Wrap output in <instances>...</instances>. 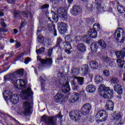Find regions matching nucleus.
I'll return each mask as SVG.
<instances>
[{
  "instance_id": "13",
  "label": "nucleus",
  "mask_w": 125,
  "mask_h": 125,
  "mask_svg": "<svg viewBox=\"0 0 125 125\" xmlns=\"http://www.w3.org/2000/svg\"><path fill=\"white\" fill-rule=\"evenodd\" d=\"M58 25L60 34L62 35L67 32V25L64 22H58Z\"/></svg>"
},
{
  "instance_id": "63",
  "label": "nucleus",
  "mask_w": 125,
  "mask_h": 125,
  "mask_svg": "<svg viewBox=\"0 0 125 125\" xmlns=\"http://www.w3.org/2000/svg\"><path fill=\"white\" fill-rule=\"evenodd\" d=\"M57 60H63V57H62V55L59 56V57L57 58Z\"/></svg>"
},
{
  "instance_id": "61",
  "label": "nucleus",
  "mask_w": 125,
  "mask_h": 125,
  "mask_svg": "<svg viewBox=\"0 0 125 125\" xmlns=\"http://www.w3.org/2000/svg\"><path fill=\"white\" fill-rule=\"evenodd\" d=\"M125 40V37L123 36L121 39V41H120V43H123V42H124Z\"/></svg>"
},
{
  "instance_id": "10",
  "label": "nucleus",
  "mask_w": 125,
  "mask_h": 125,
  "mask_svg": "<svg viewBox=\"0 0 125 125\" xmlns=\"http://www.w3.org/2000/svg\"><path fill=\"white\" fill-rule=\"evenodd\" d=\"M65 97L64 95L61 93H58L54 97V101L56 103H62L64 101Z\"/></svg>"
},
{
  "instance_id": "50",
  "label": "nucleus",
  "mask_w": 125,
  "mask_h": 125,
  "mask_svg": "<svg viewBox=\"0 0 125 125\" xmlns=\"http://www.w3.org/2000/svg\"><path fill=\"white\" fill-rule=\"evenodd\" d=\"M63 42V40H62V38H61V37L58 38V39L57 40V45H60V43L61 42Z\"/></svg>"
},
{
  "instance_id": "56",
  "label": "nucleus",
  "mask_w": 125,
  "mask_h": 125,
  "mask_svg": "<svg viewBox=\"0 0 125 125\" xmlns=\"http://www.w3.org/2000/svg\"><path fill=\"white\" fill-rule=\"evenodd\" d=\"M59 47V48H60V49H61V48H62V45L61 44V45H57V43H56V44L55 45V46H54L53 47V49H55V48H56L57 47Z\"/></svg>"
},
{
  "instance_id": "8",
  "label": "nucleus",
  "mask_w": 125,
  "mask_h": 125,
  "mask_svg": "<svg viewBox=\"0 0 125 125\" xmlns=\"http://www.w3.org/2000/svg\"><path fill=\"white\" fill-rule=\"evenodd\" d=\"M69 117L71 120L75 122H80L81 119H82L81 114L77 111H71L69 113Z\"/></svg>"
},
{
  "instance_id": "51",
  "label": "nucleus",
  "mask_w": 125,
  "mask_h": 125,
  "mask_svg": "<svg viewBox=\"0 0 125 125\" xmlns=\"http://www.w3.org/2000/svg\"><path fill=\"white\" fill-rule=\"evenodd\" d=\"M82 36H75V41H76V42H81V41H82Z\"/></svg>"
},
{
  "instance_id": "42",
  "label": "nucleus",
  "mask_w": 125,
  "mask_h": 125,
  "mask_svg": "<svg viewBox=\"0 0 125 125\" xmlns=\"http://www.w3.org/2000/svg\"><path fill=\"white\" fill-rule=\"evenodd\" d=\"M78 73H79V69L77 67H73L71 69V74L73 76H75L76 75H78Z\"/></svg>"
},
{
  "instance_id": "22",
  "label": "nucleus",
  "mask_w": 125,
  "mask_h": 125,
  "mask_svg": "<svg viewBox=\"0 0 125 125\" xmlns=\"http://www.w3.org/2000/svg\"><path fill=\"white\" fill-rule=\"evenodd\" d=\"M96 88H95V86L92 84L88 85L86 87V90L87 92H89L90 93H93Z\"/></svg>"
},
{
  "instance_id": "54",
  "label": "nucleus",
  "mask_w": 125,
  "mask_h": 125,
  "mask_svg": "<svg viewBox=\"0 0 125 125\" xmlns=\"http://www.w3.org/2000/svg\"><path fill=\"white\" fill-rule=\"evenodd\" d=\"M102 1H103V0H95V4H99L102 3Z\"/></svg>"
},
{
  "instance_id": "26",
  "label": "nucleus",
  "mask_w": 125,
  "mask_h": 125,
  "mask_svg": "<svg viewBox=\"0 0 125 125\" xmlns=\"http://www.w3.org/2000/svg\"><path fill=\"white\" fill-rule=\"evenodd\" d=\"M77 48L79 51L81 52H83L85 51V45L83 43L78 44Z\"/></svg>"
},
{
  "instance_id": "20",
  "label": "nucleus",
  "mask_w": 125,
  "mask_h": 125,
  "mask_svg": "<svg viewBox=\"0 0 125 125\" xmlns=\"http://www.w3.org/2000/svg\"><path fill=\"white\" fill-rule=\"evenodd\" d=\"M62 91L64 93H67V92L70 91V85H69V83H66L62 85Z\"/></svg>"
},
{
  "instance_id": "32",
  "label": "nucleus",
  "mask_w": 125,
  "mask_h": 125,
  "mask_svg": "<svg viewBox=\"0 0 125 125\" xmlns=\"http://www.w3.org/2000/svg\"><path fill=\"white\" fill-rule=\"evenodd\" d=\"M71 84L72 85L73 90L77 91L79 89V85L76 83V82L74 80L71 82Z\"/></svg>"
},
{
  "instance_id": "40",
  "label": "nucleus",
  "mask_w": 125,
  "mask_h": 125,
  "mask_svg": "<svg viewBox=\"0 0 125 125\" xmlns=\"http://www.w3.org/2000/svg\"><path fill=\"white\" fill-rule=\"evenodd\" d=\"M114 36L117 42H119L120 41V40H119V38L121 37V32L117 30L115 32Z\"/></svg>"
},
{
  "instance_id": "58",
  "label": "nucleus",
  "mask_w": 125,
  "mask_h": 125,
  "mask_svg": "<svg viewBox=\"0 0 125 125\" xmlns=\"http://www.w3.org/2000/svg\"><path fill=\"white\" fill-rule=\"evenodd\" d=\"M103 59L104 61H105V62H109V58L108 57H104L103 58Z\"/></svg>"
},
{
  "instance_id": "5",
  "label": "nucleus",
  "mask_w": 125,
  "mask_h": 125,
  "mask_svg": "<svg viewBox=\"0 0 125 125\" xmlns=\"http://www.w3.org/2000/svg\"><path fill=\"white\" fill-rule=\"evenodd\" d=\"M37 60H39V61L41 62L42 66L44 67H46V68H49V67H51L52 63H53V62H52V58H46L45 59H39V57H37Z\"/></svg>"
},
{
  "instance_id": "6",
  "label": "nucleus",
  "mask_w": 125,
  "mask_h": 125,
  "mask_svg": "<svg viewBox=\"0 0 125 125\" xmlns=\"http://www.w3.org/2000/svg\"><path fill=\"white\" fill-rule=\"evenodd\" d=\"M23 108L24 110L23 112L24 115H25V116H30V115H31V108H32L30 102L25 101L23 103Z\"/></svg>"
},
{
  "instance_id": "30",
  "label": "nucleus",
  "mask_w": 125,
  "mask_h": 125,
  "mask_svg": "<svg viewBox=\"0 0 125 125\" xmlns=\"http://www.w3.org/2000/svg\"><path fill=\"white\" fill-rule=\"evenodd\" d=\"M90 66L92 69H96L98 68V62L96 61H91L90 62Z\"/></svg>"
},
{
  "instance_id": "1",
  "label": "nucleus",
  "mask_w": 125,
  "mask_h": 125,
  "mask_svg": "<svg viewBox=\"0 0 125 125\" xmlns=\"http://www.w3.org/2000/svg\"><path fill=\"white\" fill-rule=\"evenodd\" d=\"M101 93L102 97L105 99H111L114 96L113 90L110 89V88L105 86V85L101 84L98 89Z\"/></svg>"
},
{
  "instance_id": "44",
  "label": "nucleus",
  "mask_w": 125,
  "mask_h": 125,
  "mask_svg": "<svg viewBox=\"0 0 125 125\" xmlns=\"http://www.w3.org/2000/svg\"><path fill=\"white\" fill-rule=\"evenodd\" d=\"M96 4L97 5V9H98V11H100V12H103V11H104V7H102V6H101V3Z\"/></svg>"
},
{
  "instance_id": "16",
  "label": "nucleus",
  "mask_w": 125,
  "mask_h": 125,
  "mask_svg": "<svg viewBox=\"0 0 125 125\" xmlns=\"http://www.w3.org/2000/svg\"><path fill=\"white\" fill-rule=\"evenodd\" d=\"M105 109L106 111H113L114 110V103L112 100H108L106 103Z\"/></svg>"
},
{
  "instance_id": "36",
  "label": "nucleus",
  "mask_w": 125,
  "mask_h": 125,
  "mask_svg": "<svg viewBox=\"0 0 125 125\" xmlns=\"http://www.w3.org/2000/svg\"><path fill=\"white\" fill-rule=\"evenodd\" d=\"M51 15H52V18L53 20L56 23L58 21V15L56 14L54 12H52Z\"/></svg>"
},
{
  "instance_id": "15",
  "label": "nucleus",
  "mask_w": 125,
  "mask_h": 125,
  "mask_svg": "<svg viewBox=\"0 0 125 125\" xmlns=\"http://www.w3.org/2000/svg\"><path fill=\"white\" fill-rule=\"evenodd\" d=\"M19 84L17 83H14L15 86H16L18 89H23V88H25V86L26 85V82L22 79H19Z\"/></svg>"
},
{
  "instance_id": "46",
  "label": "nucleus",
  "mask_w": 125,
  "mask_h": 125,
  "mask_svg": "<svg viewBox=\"0 0 125 125\" xmlns=\"http://www.w3.org/2000/svg\"><path fill=\"white\" fill-rule=\"evenodd\" d=\"M28 14H29L30 18L31 19H33V15H32V13L31 12H28V13L27 11L23 12L22 15L24 17H26V18H28Z\"/></svg>"
},
{
  "instance_id": "60",
  "label": "nucleus",
  "mask_w": 125,
  "mask_h": 125,
  "mask_svg": "<svg viewBox=\"0 0 125 125\" xmlns=\"http://www.w3.org/2000/svg\"><path fill=\"white\" fill-rule=\"evenodd\" d=\"M23 56H24V53H21V54H19L17 58H18V59L22 58V57H23Z\"/></svg>"
},
{
  "instance_id": "55",
  "label": "nucleus",
  "mask_w": 125,
  "mask_h": 125,
  "mask_svg": "<svg viewBox=\"0 0 125 125\" xmlns=\"http://www.w3.org/2000/svg\"><path fill=\"white\" fill-rule=\"evenodd\" d=\"M1 32H3V33H6V32H7V29L0 28V35L1 34Z\"/></svg>"
},
{
  "instance_id": "14",
  "label": "nucleus",
  "mask_w": 125,
  "mask_h": 125,
  "mask_svg": "<svg viewBox=\"0 0 125 125\" xmlns=\"http://www.w3.org/2000/svg\"><path fill=\"white\" fill-rule=\"evenodd\" d=\"M114 122L115 125H122L123 124H124V122H123V118H122V115H121V114L117 113L114 115Z\"/></svg>"
},
{
  "instance_id": "23",
  "label": "nucleus",
  "mask_w": 125,
  "mask_h": 125,
  "mask_svg": "<svg viewBox=\"0 0 125 125\" xmlns=\"http://www.w3.org/2000/svg\"><path fill=\"white\" fill-rule=\"evenodd\" d=\"M88 35L90 38L95 39V38L97 37V31H96L94 29H89L88 32Z\"/></svg>"
},
{
  "instance_id": "45",
  "label": "nucleus",
  "mask_w": 125,
  "mask_h": 125,
  "mask_svg": "<svg viewBox=\"0 0 125 125\" xmlns=\"http://www.w3.org/2000/svg\"><path fill=\"white\" fill-rule=\"evenodd\" d=\"M44 50H45V48L42 47L39 49L36 50V53L37 54L40 55L42 54V52H44Z\"/></svg>"
},
{
  "instance_id": "47",
  "label": "nucleus",
  "mask_w": 125,
  "mask_h": 125,
  "mask_svg": "<svg viewBox=\"0 0 125 125\" xmlns=\"http://www.w3.org/2000/svg\"><path fill=\"white\" fill-rule=\"evenodd\" d=\"M110 82L112 83H114L115 84H118V83H119V80L115 77L111 78L110 80Z\"/></svg>"
},
{
  "instance_id": "62",
  "label": "nucleus",
  "mask_w": 125,
  "mask_h": 125,
  "mask_svg": "<svg viewBox=\"0 0 125 125\" xmlns=\"http://www.w3.org/2000/svg\"><path fill=\"white\" fill-rule=\"evenodd\" d=\"M93 8V6H92V4H90V6L88 7V10L89 11H92Z\"/></svg>"
},
{
  "instance_id": "64",
  "label": "nucleus",
  "mask_w": 125,
  "mask_h": 125,
  "mask_svg": "<svg viewBox=\"0 0 125 125\" xmlns=\"http://www.w3.org/2000/svg\"><path fill=\"white\" fill-rule=\"evenodd\" d=\"M70 49H65V52L66 53H67V54H71V51H70Z\"/></svg>"
},
{
  "instance_id": "43",
  "label": "nucleus",
  "mask_w": 125,
  "mask_h": 125,
  "mask_svg": "<svg viewBox=\"0 0 125 125\" xmlns=\"http://www.w3.org/2000/svg\"><path fill=\"white\" fill-rule=\"evenodd\" d=\"M83 67L84 68H82V71H83L84 70V74L85 75H86L87 74V73H88V70H89V68H88V65L87 64H85L84 65H83Z\"/></svg>"
},
{
  "instance_id": "57",
  "label": "nucleus",
  "mask_w": 125,
  "mask_h": 125,
  "mask_svg": "<svg viewBox=\"0 0 125 125\" xmlns=\"http://www.w3.org/2000/svg\"><path fill=\"white\" fill-rule=\"evenodd\" d=\"M4 92H6V93L9 95V96H11L12 94V92L9 90H7L6 91H4Z\"/></svg>"
},
{
  "instance_id": "53",
  "label": "nucleus",
  "mask_w": 125,
  "mask_h": 125,
  "mask_svg": "<svg viewBox=\"0 0 125 125\" xmlns=\"http://www.w3.org/2000/svg\"><path fill=\"white\" fill-rule=\"evenodd\" d=\"M30 61H31V58L27 57L26 59L25 60L24 63L25 64H28V63H29V62H30Z\"/></svg>"
},
{
  "instance_id": "28",
  "label": "nucleus",
  "mask_w": 125,
  "mask_h": 125,
  "mask_svg": "<svg viewBox=\"0 0 125 125\" xmlns=\"http://www.w3.org/2000/svg\"><path fill=\"white\" fill-rule=\"evenodd\" d=\"M14 18L15 19H20L21 18V12L19 10H16L13 12Z\"/></svg>"
},
{
  "instance_id": "18",
  "label": "nucleus",
  "mask_w": 125,
  "mask_h": 125,
  "mask_svg": "<svg viewBox=\"0 0 125 125\" xmlns=\"http://www.w3.org/2000/svg\"><path fill=\"white\" fill-rule=\"evenodd\" d=\"M57 13L61 18H66L67 16V13L66 10L62 8H59L57 10Z\"/></svg>"
},
{
  "instance_id": "17",
  "label": "nucleus",
  "mask_w": 125,
  "mask_h": 125,
  "mask_svg": "<svg viewBox=\"0 0 125 125\" xmlns=\"http://www.w3.org/2000/svg\"><path fill=\"white\" fill-rule=\"evenodd\" d=\"M79 99H80V95L77 92H74L72 94V96L70 97L69 102L70 103H75V102L78 101Z\"/></svg>"
},
{
  "instance_id": "2",
  "label": "nucleus",
  "mask_w": 125,
  "mask_h": 125,
  "mask_svg": "<svg viewBox=\"0 0 125 125\" xmlns=\"http://www.w3.org/2000/svg\"><path fill=\"white\" fill-rule=\"evenodd\" d=\"M63 117V115L61 114V112H60L58 115L53 117H46L45 115H43L41 118V121L44 122L45 124L47 125H56V120L57 119L61 120Z\"/></svg>"
},
{
  "instance_id": "41",
  "label": "nucleus",
  "mask_w": 125,
  "mask_h": 125,
  "mask_svg": "<svg viewBox=\"0 0 125 125\" xmlns=\"http://www.w3.org/2000/svg\"><path fill=\"white\" fill-rule=\"evenodd\" d=\"M65 41L66 42H72V35H67L64 37Z\"/></svg>"
},
{
  "instance_id": "52",
  "label": "nucleus",
  "mask_w": 125,
  "mask_h": 125,
  "mask_svg": "<svg viewBox=\"0 0 125 125\" xmlns=\"http://www.w3.org/2000/svg\"><path fill=\"white\" fill-rule=\"evenodd\" d=\"M53 51V49H49L48 51V55L49 57H51V54H52V52Z\"/></svg>"
},
{
  "instance_id": "37",
  "label": "nucleus",
  "mask_w": 125,
  "mask_h": 125,
  "mask_svg": "<svg viewBox=\"0 0 125 125\" xmlns=\"http://www.w3.org/2000/svg\"><path fill=\"white\" fill-rule=\"evenodd\" d=\"M92 30H94V31H96L97 32V31L100 30V24L98 23H95L93 25V29Z\"/></svg>"
},
{
  "instance_id": "27",
  "label": "nucleus",
  "mask_w": 125,
  "mask_h": 125,
  "mask_svg": "<svg viewBox=\"0 0 125 125\" xmlns=\"http://www.w3.org/2000/svg\"><path fill=\"white\" fill-rule=\"evenodd\" d=\"M62 45V48H64V49H72V46L69 42H63Z\"/></svg>"
},
{
  "instance_id": "24",
  "label": "nucleus",
  "mask_w": 125,
  "mask_h": 125,
  "mask_svg": "<svg viewBox=\"0 0 125 125\" xmlns=\"http://www.w3.org/2000/svg\"><path fill=\"white\" fill-rule=\"evenodd\" d=\"M47 28L49 32H54V35L55 37H56V36H57V33L56 32V30H55V25L52 24H48Z\"/></svg>"
},
{
  "instance_id": "34",
  "label": "nucleus",
  "mask_w": 125,
  "mask_h": 125,
  "mask_svg": "<svg viewBox=\"0 0 125 125\" xmlns=\"http://www.w3.org/2000/svg\"><path fill=\"white\" fill-rule=\"evenodd\" d=\"M117 10L120 13H125V8L123 5H119L117 6Z\"/></svg>"
},
{
  "instance_id": "4",
  "label": "nucleus",
  "mask_w": 125,
  "mask_h": 125,
  "mask_svg": "<svg viewBox=\"0 0 125 125\" xmlns=\"http://www.w3.org/2000/svg\"><path fill=\"white\" fill-rule=\"evenodd\" d=\"M108 117V112L104 110H100L96 114V119L98 122H105Z\"/></svg>"
},
{
  "instance_id": "31",
  "label": "nucleus",
  "mask_w": 125,
  "mask_h": 125,
  "mask_svg": "<svg viewBox=\"0 0 125 125\" xmlns=\"http://www.w3.org/2000/svg\"><path fill=\"white\" fill-rule=\"evenodd\" d=\"M103 81V78L101 76L96 75L95 77V82L96 83H101Z\"/></svg>"
},
{
  "instance_id": "12",
  "label": "nucleus",
  "mask_w": 125,
  "mask_h": 125,
  "mask_svg": "<svg viewBox=\"0 0 125 125\" xmlns=\"http://www.w3.org/2000/svg\"><path fill=\"white\" fill-rule=\"evenodd\" d=\"M82 11V9L79 6L74 5L72 7V9L70 12L73 16H78Z\"/></svg>"
},
{
  "instance_id": "48",
  "label": "nucleus",
  "mask_w": 125,
  "mask_h": 125,
  "mask_svg": "<svg viewBox=\"0 0 125 125\" xmlns=\"http://www.w3.org/2000/svg\"><path fill=\"white\" fill-rule=\"evenodd\" d=\"M103 75L105 77H109L110 76V71L107 69H105L103 71Z\"/></svg>"
},
{
  "instance_id": "38",
  "label": "nucleus",
  "mask_w": 125,
  "mask_h": 125,
  "mask_svg": "<svg viewBox=\"0 0 125 125\" xmlns=\"http://www.w3.org/2000/svg\"><path fill=\"white\" fill-rule=\"evenodd\" d=\"M83 42H86V43H90V42H91L90 41V38H89V36L87 35H84L83 37Z\"/></svg>"
},
{
  "instance_id": "7",
  "label": "nucleus",
  "mask_w": 125,
  "mask_h": 125,
  "mask_svg": "<svg viewBox=\"0 0 125 125\" xmlns=\"http://www.w3.org/2000/svg\"><path fill=\"white\" fill-rule=\"evenodd\" d=\"M91 104L89 103H87L85 104L82 108L81 112L82 115L84 116H86L89 114V112L91 110Z\"/></svg>"
},
{
  "instance_id": "49",
  "label": "nucleus",
  "mask_w": 125,
  "mask_h": 125,
  "mask_svg": "<svg viewBox=\"0 0 125 125\" xmlns=\"http://www.w3.org/2000/svg\"><path fill=\"white\" fill-rule=\"evenodd\" d=\"M49 7V5L48 4H45L43 5L41 7V9L42 10H44V9H48Z\"/></svg>"
},
{
  "instance_id": "19",
  "label": "nucleus",
  "mask_w": 125,
  "mask_h": 125,
  "mask_svg": "<svg viewBox=\"0 0 125 125\" xmlns=\"http://www.w3.org/2000/svg\"><path fill=\"white\" fill-rule=\"evenodd\" d=\"M114 90L115 92H117L118 94L121 95L123 93V88L120 84H116L114 86Z\"/></svg>"
},
{
  "instance_id": "25",
  "label": "nucleus",
  "mask_w": 125,
  "mask_h": 125,
  "mask_svg": "<svg viewBox=\"0 0 125 125\" xmlns=\"http://www.w3.org/2000/svg\"><path fill=\"white\" fill-rule=\"evenodd\" d=\"M74 79L77 80L78 84L79 85H83V84L84 83V78L75 76L74 77Z\"/></svg>"
},
{
  "instance_id": "35",
  "label": "nucleus",
  "mask_w": 125,
  "mask_h": 125,
  "mask_svg": "<svg viewBox=\"0 0 125 125\" xmlns=\"http://www.w3.org/2000/svg\"><path fill=\"white\" fill-rule=\"evenodd\" d=\"M14 73H17L16 76H20V77H22V76H24V69H20L17 71L15 72Z\"/></svg>"
},
{
  "instance_id": "9",
  "label": "nucleus",
  "mask_w": 125,
  "mask_h": 125,
  "mask_svg": "<svg viewBox=\"0 0 125 125\" xmlns=\"http://www.w3.org/2000/svg\"><path fill=\"white\" fill-rule=\"evenodd\" d=\"M21 95L22 99L26 100V99H28L29 96H32L33 95V91H32V89L30 87H28L27 90L21 91Z\"/></svg>"
},
{
  "instance_id": "21",
  "label": "nucleus",
  "mask_w": 125,
  "mask_h": 125,
  "mask_svg": "<svg viewBox=\"0 0 125 125\" xmlns=\"http://www.w3.org/2000/svg\"><path fill=\"white\" fill-rule=\"evenodd\" d=\"M10 101L13 103V104H17V103H18V101H19L18 96L16 94L12 95L10 97Z\"/></svg>"
},
{
  "instance_id": "33",
  "label": "nucleus",
  "mask_w": 125,
  "mask_h": 125,
  "mask_svg": "<svg viewBox=\"0 0 125 125\" xmlns=\"http://www.w3.org/2000/svg\"><path fill=\"white\" fill-rule=\"evenodd\" d=\"M90 48L92 51L95 52L97 51V48H98V46H97V43L95 42H93L90 46Z\"/></svg>"
},
{
  "instance_id": "29",
  "label": "nucleus",
  "mask_w": 125,
  "mask_h": 125,
  "mask_svg": "<svg viewBox=\"0 0 125 125\" xmlns=\"http://www.w3.org/2000/svg\"><path fill=\"white\" fill-rule=\"evenodd\" d=\"M38 40L40 43H45L47 42V41H48L47 38H45L43 37H42V36H39L38 37Z\"/></svg>"
},
{
  "instance_id": "39",
  "label": "nucleus",
  "mask_w": 125,
  "mask_h": 125,
  "mask_svg": "<svg viewBox=\"0 0 125 125\" xmlns=\"http://www.w3.org/2000/svg\"><path fill=\"white\" fill-rule=\"evenodd\" d=\"M99 44L102 47V48H106V46H107V44L105 43V42L103 40H100L98 42Z\"/></svg>"
},
{
  "instance_id": "11",
  "label": "nucleus",
  "mask_w": 125,
  "mask_h": 125,
  "mask_svg": "<svg viewBox=\"0 0 125 125\" xmlns=\"http://www.w3.org/2000/svg\"><path fill=\"white\" fill-rule=\"evenodd\" d=\"M17 72H14L12 74H10L8 77L7 76H4V81L6 82V81H10L13 83L14 82H17L18 80H16L17 78H18V76L16 75Z\"/></svg>"
},
{
  "instance_id": "59",
  "label": "nucleus",
  "mask_w": 125,
  "mask_h": 125,
  "mask_svg": "<svg viewBox=\"0 0 125 125\" xmlns=\"http://www.w3.org/2000/svg\"><path fill=\"white\" fill-rule=\"evenodd\" d=\"M40 81L41 82V83H44L45 80H44V78H43V77H42V76H41L40 78ZM42 85V83H41Z\"/></svg>"
},
{
  "instance_id": "3",
  "label": "nucleus",
  "mask_w": 125,
  "mask_h": 125,
  "mask_svg": "<svg viewBox=\"0 0 125 125\" xmlns=\"http://www.w3.org/2000/svg\"><path fill=\"white\" fill-rule=\"evenodd\" d=\"M115 55L116 56L117 58H118L116 61L117 65L121 68H123V67H124L125 61H123L122 59H124L125 57V51L123 50L117 51L115 52Z\"/></svg>"
}]
</instances>
